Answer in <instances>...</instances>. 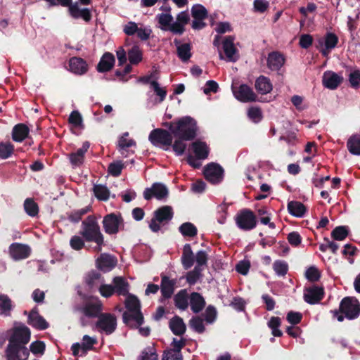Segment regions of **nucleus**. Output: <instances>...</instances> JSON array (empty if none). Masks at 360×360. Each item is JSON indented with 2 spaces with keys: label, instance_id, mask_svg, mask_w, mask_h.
Returning a JSON list of instances; mask_svg holds the SVG:
<instances>
[{
  "label": "nucleus",
  "instance_id": "f257e3e1",
  "mask_svg": "<svg viewBox=\"0 0 360 360\" xmlns=\"http://www.w3.org/2000/svg\"><path fill=\"white\" fill-rule=\"evenodd\" d=\"M176 139L192 141L197 136V122L190 116L183 117L178 120L165 124Z\"/></svg>",
  "mask_w": 360,
  "mask_h": 360
},
{
  "label": "nucleus",
  "instance_id": "f03ea898",
  "mask_svg": "<svg viewBox=\"0 0 360 360\" xmlns=\"http://www.w3.org/2000/svg\"><path fill=\"white\" fill-rule=\"evenodd\" d=\"M79 234L86 242H94L96 244V250L101 251L105 245L104 236L101 231L100 226L94 215H89L82 223Z\"/></svg>",
  "mask_w": 360,
  "mask_h": 360
},
{
  "label": "nucleus",
  "instance_id": "7ed1b4c3",
  "mask_svg": "<svg viewBox=\"0 0 360 360\" xmlns=\"http://www.w3.org/2000/svg\"><path fill=\"white\" fill-rule=\"evenodd\" d=\"M235 221L240 230L247 231L252 230L257 226V218L253 211L244 208L236 214Z\"/></svg>",
  "mask_w": 360,
  "mask_h": 360
},
{
  "label": "nucleus",
  "instance_id": "20e7f679",
  "mask_svg": "<svg viewBox=\"0 0 360 360\" xmlns=\"http://www.w3.org/2000/svg\"><path fill=\"white\" fill-rule=\"evenodd\" d=\"M339 311L349 320L356 319L360 314V304L358 300L352 297H344L340 303Z\"/></svg>",
  "mask_w": 360,
  "mask_h": 360
},
{
  "label": "nucleus",
  "instance_id": "39448f33",
  "mask_svg": "<svg viewBox=\"0 0 360 360\" xmlns=\"http://www.w3.org/2000/svg\"><path fill=\"white\" fill-rule=\"evenodd\" d=\"M103 226L107 234L115 235L124 229V219L120 214L110 213L103 217Z\"/></svg>",
  "mask_w": 360,
  "mask_h": 360
},
{
  "label": "nucleus",
  "instance_id": "423d86ee",
  "mask_svg": "<svg viewBox=\"0 0 360 360\" xmlns=\"http://www.w3.org/2000/svg\"><path fill=\"white\" fill-rule=\"evenodd\" d=\"M5 355L7 360H27L30 355V350L21 344L8 342Z\"/></svg>",
  "mask_w": 360,
  "mask_h": 360
},
{
  "label": "nucleus",
  "instance_id": "0eeeda50",
  "mask_svg": "<svg viewBox=\"0 0 360 360\" xmlns=\"http://www.w3.org/2000/svg\"><path fill=\"white\" fill-rule=\"evenodd\" d=\"M96 327L99 331H103L106 335L112 334L117 327V319L110 313H103L98 318Z\"/></svg>",
  "mask_w": 360,
  "mask_h": 360
},
{
  "label": "nucleus",
  "instance_id": "6e6552de",
  "mask_svg": "<svg viewBox=\"0 0 360 360\" xmlns=\"http://www.w3.org/2000/svg\"><path fill=\"white\" fill-rule=\"evenodd\" d=\"M168 195V188L165 184L160 182L153 183L150 188H146L143 191V198L146 200H150L153 198L162 200L167 198Z\"/></svg>",
  "mask_w": 360,
  "mask_h": 360
},
{
  "label": "nucleus",
  "instance_id": "1a4fd4ad",
  "mask_svg": "<svg viewBox=\"0 0 360 360\" xmlns=\"http://www.w3.org/2000/svg\"><path fill=\"white\" fill-rule=\"evenodd\" d=\"M191 15L193 18L191 27L193 30H200L206 27L204 20L208 17V12L201 4H195L191 8Z\"/></svg>",
  "mask_w": 360,
  "mask_h": 360
},
{
  "label": "nucleus",
  "instance_id": "9d476101",
  "mask_svg": "<svg viewBox=\"0 0 360 360\" xmlns=\"http://www.w3.org/2000/svg\"><path fill=\"white\" fill-rule=\"evenodd\" d=\"M148 139L153 146L162 145L169 146L172 144V133L160 128L152 130L149 134Z\"/></svg>",
  "mask_w": 360,
  "mask_h": 360
},
{
  "label": "nucleus",
  "instance_id": "9b49d317",
  "mask_svg": "<svg viewBox=\"0 0 360 360\" xmlns=\"http://www.w3.org/2000/svg\"><path fill=\"white\" fill-rule=\"evenodd\" d=\"M224 172L223 167L215 162L207 164L203 171L205 179L213 184H219L222 181Z\"/></svg>",
  "mask_w": 360,
  "mask_h": 360
},
{
  "label": "nucleus",
  "instance_id": "f8f14e48",
  "mask_svg": "<svg viewBox=\"0 0 360 360\" xmlns=\"http://www.w3.org/2000/svg\"><path fill=\"white\" fill-rule=\"evenodd\" d=\"M232 91L235 98L240 102L249 103L257 101V95L248 84H242L238 87L233 86Z\"/></svg>",
  "mask_w": 360,
  "mask_h": 360
},
{
  "label": "nucleus",
  "instance_id": "ddd939ff",
  "mask_svg": "<svg viewBox=\"0 0 360 360\" xmlns=\"http://www.w3.org/2000/svg\"><path fill=\"white\" fill-rule=\"evenodd\" d=\"M11 257L15 261L27 259L31 255V248L28 245L13 243L8 248Z\"/></svg>",
  "mask_w": 360,
  "mask_h": 360
},
{
  "label": "nucleus",
  "instance_id": "4468645a",
  "mask_svg": "<svg viewBox=\"0 0 360 360\" xmlns=\"http://www.w3.org/2000/svg\"><path fill=\"white\" fill-rule=\"evenodd\" d=\"M324 294L323 287L312 285L304 289V300L308 304H316L323 300Z\"/></svg>",
  "mask_w": 360,
  "mask_h": 360
},
{
  "label": "nucleus",
  "instance_id": "2eb2a0df",
  "mask_svg": "<svg viewBox=\"0 0 360 360\" xmlns=\"http://www.w3.org/2000/svg\"><path fill=\"white\" fill-rule=\"evenodd\" d=\"M31 332L28 327L22 326L15 327L8 342L15 344H21L25 346L30 340Z\"/></svg>",
  "mask_w": 360,
  "mask_h": 360
},
{
  "label": "nucleus",
  "instance_id": "dca6fc26",
  "mask_svg": "<svg viewBox=\"0 0 360 360\" xmlns=\"http://www.w3.org/2000/svg\"><path fill=\"white\" fill-rule=\"evenodd\" d=\"M123 322L131 328H138L144 323L141 310L132 312L124 311L122 314Z\"/></svg>",
  "mask_w": 360,
  "mask_h": 360
},
{
  "label": "nucleus",
  "instance_id": "f3484780",
  "mask_svg": "<svg viewBox=\"0 0 360 360\" xmlns=\"http://www.w3.org/2000/svg\"><path fill=\"white\" fill-rule=\"evenodd\" d=\"M160 291L164 299H169L175 290L176 279H170L167 276L162 274Z\"/></svg>",
  "mask_w": 360,
  "mask_h": 360
},
{
  "label": "nucleus",
  "instance_id": "a211bd4d",
  "mask_svg": "<svg viewBox=\"0 0 360 360\" xmlns=\"http://www.w3.org/2000/svg\"><path fill=\"white\" fill-rule=\"evenodd\" d=\"M343 77L332 71H326L323 73L322 83L323 85L329 89H336L342 82Z\"/></svg>",
  "mask_w": 360,
  "mask_h": 360
},
{
  "label": "nucleus",
  "instance_id": "6ab92c4d",
  "mask_svg": "<svg viewBox=\"0 0 360 360\" xmlns=\"http://www.w3.org/2000/svg\"><path fill=\"white\" fill-rule=\"evenodd\" d=\"M103 304L101 301L86 302L82 309V313L88 318H98L103 314Z\"/></svg>",
  "mask_w": 360,
  "mask_h": 360
},
{
  "label": "nucleus",
  "instance_id": "aec40b11",
  "mask_svg": "<svg viewBox=\"0 0 360 360\" xmlns=\"http://www.w3.org/2000/svg\"><path fill=\"white\" fill-rule=\"evenodd\" d=\"M69 70L75 75H82L88 71V65L85 60L74 56L69 60Z\"/></svg>",
  "mask_w": 360,
  "mask_h": 360
},
{
  "label": "nucleus",
  "instance_id": "412c9836",
  "mask_svg": "<svg viewBox=\"0 0 360 360\" xmlns=\"http://www.w3.org/2000/svg\"><path fill=\"white\" fill-rule=\"evenodd\" d=\"M69 13L72 18H82L86 22H89L92 18L91 11L87 8H80L78 2L74 3L70 8Z\"/></svg>",
  "mask_w": 360,
  "mask_h": 360
},
{
  "label": "nucleus",
  "instance_id": "4be33fe9",
  "mask_svg": "<svg viewBox=\"0 0 360 360\" xmlns=\"http://www.w3.org/2000/svg\"><path fill=\"white\" fill-rule=\"evenodd\" d=\"M285 62L284 56L278 51H272L267 58V66L272 71L279 70Z\"/></svg>",
  "mask_w": 360,
  "mask_h": 360
},
{
  "label": "nucleus",
  "instance_id": "5701e85b",
  "mask_svg": "<svg viewBox=\"0 0 360 360\" xmlns=\"http://www.w3.org/2000/svg\"><path fill=\"white\" fill-rule=\"evenodd\" d=\"M117 264L115 257L108 254H102L96 259V266L98 269L107 272L111 271Z\"/></svg>",
  "mask_w": 360,
  "mask_h": 360
},
{
  "label": "nucleus",
  "instance_id": "b1692460",
  "mask_svg": "<svg viewBox=\"0 0 360 360\" xmlns=\"http://www.w3.org/2000/svg\"><path fill=\"white\" fill-rule=\"evenodd\" d=\"M27 323L33 328L40 330H46L49 326V323L45 320V319L42 316L39 315L34 309H32L30 311L28 316Z\"/></svg>",
  "mask_w": 360,
  "mask_h": 360
},
{
  "label": "nucleus",
  "instance_id": "393cba45",
  "mask_svg": "<svg viewBox=\"0 0 360 360\" xmlns=\"http://www.w3.org/2000/svg\"><path fill=\"white\" fill-rule=\"evenodd\" d=\"M153 217L159 223H168L174 217V211L171 206L164 205L154 211Z\"/></svg>",
  "mask_w": 360,
  "mask_h": 360
},
{
  "label": "nucleus",
  "instance_id": "a878e982",
  "mask_svg": "<svg viewBox=\"0 0 360 360\" xmlns=\"http://www.w3.org/2000/svg\"><path fill=\"white\" fill-rule=\"evenodd\" d=\"M115 294L118 296H127L129 294V283L122 276H115L112 279Z\"/></svg>",
  "mask_w": 360,
  "mask_h": 360
},
{
  "label": "nucleus",
  "instance_id": "bb28decb",
  "mask_svg": "<svg viewBox=\"0 0 360 360\" xmlns=\"http://www.w3.org/2000/svg\"><path fill=\"white\" fill-rule=\"evenodd\" d=\"M90 144L88 141L83 143L82 148H79L75 153L69 155L70 163L73 167H79L84 160V155L89 148Z\"/></svg>",
  "mask_w": 360,
  "mask_h": 360
},
{
  "label": "nucleus",
  "instance_id": "cd10ccee",
  "mask_svg": "<svg viewBox=\"0 0 360 360\" xmlns=\"http://www.w3.org/2000/svg\"><path fill=\"white\" fill-rule=\"evenodd\" d=\"M115 62L114 55L110 52H105L101 58L96 66V70L98 72H108L113 68Z\"/></svg>",
  "mask_w": 360,
  "mask_h": 360
},
{
  "label": "nucleus",
  "instance_id": "c85d7f7f",
  "mask_svg": "<svg viewBox=\"0 0 360 360\" xmlns=\"http://www.w3.org/2000/svg\"><path fill=\"white\" fill-rule=\"evenodd\" d=\"M190 305L195 314L200 312L205 307L206 302L202 295L197 292H192L189 296Z\"/></svg>",
  "mask_w": 360,
  "mask_h": 360
},
{
  "label": "nucleus",
  "instance_id": "c756f323",
  "mask_svg": "<svg viewBox=\"0 0 360 360\" xmlns=\"http://www.w3.org/2000/svg\"><path fill=\"white\" fill-rule=\"evenodd\" d=\"M181 261L184 269L186 270H188L194 264L195 256L191 246L188 243L185 244L183 248Z\"/></svg>",
  "mask_w": 360,
  "mask_h": 360
},
{
  "label": "nucleus",
  "instance_id": "7c9ffc66",
  "mask_svg": "<svg viewBox=\"0 0 360 360\" xmlns=\"http://www.w3.org/2000/svg\"><path fill=\"white\" fill-rule=\"evenodd\" d=\"M235 37L233 36H226L223 41V50L229 61H236L234 55L237 52V49L234 46Z\"/></svg>",
  "mask_w": 360,
  "mask_h": 360
},
{
  "label": "nucleus",
  "instance_id": "2f4dec72",
  "mask_svg": "<svg viewBox=\"0 0 360 360\" xmlns=\"http://www.w3.org/2000/svg\"><path fill=\"white\" fill-rule=\"evenodd\" d=\"M169 327L174 335L181 336L186 330V326L183 319L179 316H174L169 322Z\"/></svg>",
  "mask_w": 360,
  "mask_h": 360
},
{
  "label": "nucleus",
  "instance_id": "473e14b6",
  "mask_svg": "<svg viewBox=\"0 0 360 360\" xmlns=\"http://www.w3.org/2000/svg\"><path fill=\"white\" fill-rule=\"evenodd\" d=\"M29 127L23 123L15 124L12 130V139L15 142H22L29 134Z\"/></svg>",
  "mask_w": 360,
  "mask_h": 360
},
{
  "label": "nucleus",
  "instance_id": "72a5a7b5",
  "mask_svg": "<svg viewBox=\"0 0 360 360\" xmlns=\"http://www.w3.org/2000/svg\"><path fill=\"white\" fill-rule=\"evenodd\" d=\"M193 151L198 160L207 158L210 153V148L204 141H196L192 143Z\"/></svg>",
  "mask_w": 360,
  "mask_h": 360
},
{
  "label": "nucleus",
  "instance_id": "f704fd0d",
  "mask_svg": "<svg viewBox=\"0 0 360 360\" xmlns=\"http://www.w3.org/2000/svg\"><path fill=\"white\" fill-rule=\"evenodd\" d=\"M174 44L176 46V51L178 57L183 61H188L192 54H191V45L189 43H185L183 44H180V41L177 39L174 40Z\"/></svg>",
  "mask_w": 360,
  "mask_h": 360
},
{
  "label": "nucleus",
  "instance_id": "c9c22d12",
  "mask_svg": "<svg viewBox=\"0 0 360 360\" xmlns=\"http://www.w3.org/2000/svg\"><path fill=\"white\" fill-rule=\"evenodd\" d=\"M255 87L259 94L264 95L271 92L273 86L269 78L261 75L256 79Z\"/></svg>",
  "mask_w": 360,
  "mask_h": 360
},
{
  "label": "nucleus",
  "instance_id": "e433bc0d",
  "mask_svg": "<svg viewBox=\"0 0 360 360\" xmlns=\"http://www.w3.org/2000/svg\"><path fill=\"white\" fill-rule=\"evenodd\" d=\"M288 212L296 217H302L307 212L304 205L299 201H290L288 203Z\"/></svg>",
  "mask_w": 360,
  "mask_h": 360
},
{
  "label": "nucleus",
  "instance_id": "4c0bfd02",
  "mask_svg": "<svg viewBox=\"0 0 360 360\" xmlns=\"http://www.w3.org/2000/svg\"><path fill=\"white\" fill-rule=\"evenodd\" d=\"M188 298L187 290H180L174 297L176 307L181 310H186L188 306Z\"/></svg>",
  "mask_w": 360,
  "mask_h": 360
},
{
  "label": "nucleus",
  "instance_id": "58836bf2",
  "mask_svg": "<svg viewBox=\"0 0 360 360\" xmlns=\"http://www.w3.org/2000/svg\"><path fill=\"white\" fill-rule=\"evenodd\" d=\"M349 152L354 155H360V134L352 135L347 141Z\"/></svg>",
  "mask_w": 360,
  "mask_h": 360
},
{
  "label": "nucleus",
  "instance_id": "ea45409f",
  "mask_svg": "<svg viewBox=\"0 0 360 360\" xmlns=\"http://www.w3.org/2000/svg\"><path fill=\"white\" fill-rule=\"evenodd\" d=\"M126 297L127 298L124 302V305L126 309H127V312H132L141 310V302L136 295L129 293Z\"/></svg>",
  "mask_w": 360,
  "mask_h": 360
},
{
  "label": "nucleus",
  "instance_id": "a19ab883",
  "mask_svg": "<svg viewBox=\"0 0 360 360\" xmlns=\"http://www.w3.org/2000/svg\"><path fill=\"white\" fill-rule=\"evenodd\" d=\"M24 210L26 214L31 217H34L39 214V206L33 198H26L23 204Z\"/></svg>",
  "mask_w": 360,
  "mask_h": 360
},
{
  "label": "nucleus",
  "instance_id": "79ce46f5",
  "mask_svg": "<svg viewBox=\"0 0 360 360\" xmlns=\"http://www.w3.org/2000/svg\"><path fill=\"white\" fill-rule=\"evenodd\" d=\"M179 231L184 237L193 238L198 234L196 226L191 222L183 223L179 227Z\"/></svg>",
  "mask_w": 360,
  "mask_h": 360
},
{
  "label": "nucleus",
  "instance_id": "37998d69",
  "mask_svg": "<svg viewBox=\"0 0 360 360\" xmlns=\"http://www.w3.org/2000/svg\"><path fill=\"white\" fill-rule=\"evenodd\" d=\"M15 147L9 141L0 143V159L6 160L14 153Z\"/></svg>",
  "mask_w": 360,
  "mask_h": 360
},
{
  "label": "nucleus",
  "instance_id": "c03bdc74",
  "mask_svg": "<svg viewBox=\"0 0 360 360\" xmlns=\"http://www.w3.org/2000/svg\"><path fill=\"white\" fill-rule=\"evenodd\" d=\"M94 193L96 198L99 200H108L110 196V191L103 185H95L94 186Z\"/></svg>",
  "mask_w": 360,
  "mask_h": 360
},
{
  "label": "nucleus",
  "instance_id": "a18cd8bd",
  "mask_svg": "<svg viewBox=\"0 0 360 360\" xmlns=\"http://www.w3.org/2000/svg\"><path fill=\"white\" fill-rule=\"evenodd\" d=\"M90 211V207H86L79 210H73L68 214V219L72 223H78L82 217Z\"/></svg>",
  "mask_w": 360,
  "mask_h": 360
},
{
  "label": "nucleus",
  "instance_id": "49530a36",
  "mask_svg": "<svg viewBox=\"0 0 360 360\" xmlns=\"http://www.w3.org/2000/svg\"><path fill=\"white\" fill-rule=\"evenodd\" d=\"M129 132H124L118 140L117 148L119 150H126L128 148L135 146L136 141L132 139H127Z\"/></svg>",
  "mask_w": 360,
  "mask_h": 360
},
{
  "label": "nucleus",
  "instance_id": "de8ad7c7",
  "mask_svg": "<svg viewBox=\"0 0 360 360\" xmlns=\"http://www.w3.org/2000/svg\"><path fill=\"white\" fill-rule=\"evenodd\" d=\"M349 235V230L347 226H336L331 232V237L335 240H343Z\"/></svg>",
  "mask_w": 360,
  "mask_h": 360
},
{
  "label": "nucleus",
  "instance_id": "09e8293b",
  "mask_svg": "<svg viewBox=\"0 0 360 360\" xmlns=\"http://www.w3.org/2000/svg\"><path fill=\"white\" fill-rule=\"evenodd\" d=\"M129 60L131 64L137 65L142 60V53L137 46H134L128 52Z\"/></svg>",
  "mask_w": 360,
  "mask_h": 360
},
{
  "label": "nucleus",
  "instance_id": "8fccbe9b",
  "mask_svg": "<svg viewBox=\"0 0 360 360\" xmlns=\"http://www.w3.org/2000/svg\"><path fill=\"white\" fill-rule=\"evenodd\" d=\"M156 18L158 23L161 25L162 30H167V28L173 21V17L170 13H160L157 15Z\"/></svg>",
  "mask_w": 360,
  "mask_h": 360
},
{
  "label": "nucleus",
  "instance_id": "3c124183",
  "mask_svg": "<svg viewBox=\"0 0 360 360\" xmlns=\"http://www.w3.org/2000/svg\"><path fill=\"white\" fill-rule=\"evenodd\" d=\"M273 269L278 276H284L288 271V264L283 260H276L273 264Z\"/></svg>",
  "mask_w": 360,
  "mask_h": 360
},
{
  "label": "nucleus",
  "instance_id": "603ef678",
  "mask_svg": "<svg viewBox=\"0 0 360 360\" xmlns=\"http://www.w3.org/2000/svg\"><path fill=\"white\" fill-rule=\"evenodd\" d=\"M101 278V274L100 272L92 270L86 275L85 282L90 288H92L96 285Z\"/></svg>",
  "mask_w": 360,
  "mask_h": 360
},
{
  "label": "nucleus",
  "instance_id": "864d4df0",
  "mask_svg": "<svg viewBox=\"0 0 360 360\" xmlns=\"http://www.w3.org/2000/svg\"><path fill=\"white\" fill-rule=\"evenodd\" d=\"M338 41V37L333 32H327L324 36V46L327 49H335Z\"/></svg>",
  "mask_w": 360,
  "mask_h": 360
},
{
  "label": "nucleus",
  "instance_id": "5fc2aeb1",
  "mask_svg": "<svg viewBox=\"0 0 360 360\" xmlns=\"http://www.w3.org/2000/svg\"><path fill=\"white\" fill-rule=\"evenodd\" d=\"M202 269L199 266H195L192 271L186 274V281L189 285H194L201 276Z\"/></svg>",
  "mask_w": 360,
  "mask_h": 360
},
{
  "label": "nucleus",
  "instance_id": "6e6d98bb",
  "mask_svg": "<svg viewBox=\"0 0 360 360\" xmlns=\"http://www.w3.org/2000/svg\"><path fill=\"white\" fill-rule=\"evenodd\" d=\"M12 309L11 300L7 295H0V310L4 314H8Z\"/></svg>",
  "mask_w": 360,
  "mask_h": 360
},
{
  "label": "nucleus",
  "instance_id": "4d7b16f0",
  "mask_svg": "<svg viewBox=\"0 0 360 360\" xmlns=\"http://www.w3.org/2000/svg\"><path fill=\"white\" fill-rule=\"evenodd\" d=\"M350 86L354 89L360 87V70L356 69L352 71L348 77Z\"/></svg>",
  "mask_w": 360,
  "mask_h": 360
},
{
  "label": "nucleus",
  "instance_id": "13d9d810",
  "mask_svg": "<svg viewBox=\"0 0 360 360\" xmlns=\"http://www.w3.org/2000/svg\"><path fill=\"white\" fill-rule=\"evenodd\" d=\"M189 325L195 332L198 333H202L205 330V326L203 324V320L199 316H193L189 321Z\"/></svg>",
  "mask_w": 360,
  "mask_h": 360
},
{
  "label": "nucleus",
  "instance_id": "bf43d9fd",
  "mask_svg": "<svg viewBox=\"0 0 360 360\" xmlns=\"http://www.w3.org/2000/svg\"><path fill=\"white\" fill-rule=\"evenodd\" d=\"M124 168V165L121 161L112 162L108 165V172L112 176L117 177Z\"/></svg>",
  "mask_w": 360,
  "mask_h": 360
},
{
  "label": "nucleus",
  "instance_id": "052dcab7",
  "mask_svg": "<svg viewBox=\"0 0 360 360\" xmlns=\"http://www.w3.org/2000/svg\"><path fill=\"white\" fill-rule=\"evenodd\" d=\"M248 117L255 123H258L262 120V112L258 107H251L248 111Z\"/></svg>",
  "mask_w": 360,
  "mask_h": 360
},
{
  "label": "nucleus",
  "instance_id": "680f3d73",
  "mask_svg": "<svg viewBox=\"0 0 360 360\" xmlns=\"http://www.w3.org/2000/svg\"><path fill=\"white\" fill-rule=\"evenodd\" d=\"M305 276L309 281L316 282L321 278V273L316 266H312L307 269Z\"/></svg>",
  "mask_w": 360,
  "mask_h": 360
},
{
  "label": "nucleus",
  "instance_id": "e2e57ef3",
  "mask_svg": "<svg viewBox=\"0 0 360 360\" xmlns=\"http://www.w3.org/2000/svg\"><path fill=\"white\" fill-rule=\"evenodd\" d=\"M82 340L83 342L81 346L82 347L84 354H85L88 350L92 349L94 345L97 343V340L96 338H91L88 335H84Z\"/></svg>",
  "mask_w": 360,
  "mask_h": 360
},
{
  "label": "nucleus",
  "instance_id": "0e129e2a",
  "mask_svg": "<svg viewBox=\"0 0 360 360\" xmlns=\"http://www.w3.org/2000/svg\"><path fill=\"white\" fill-rule=\"evenodd\" d=\"M46 349V345L43 341L36 340L31 343L30 350L34 354H43Z\"/></svg>",
  "mask_w": 360,
  "mask_h": 360
},
{
  "label": "nucleus",
  "instance_id": "69168bd1",
  "mask_svg": "<svg viewBox=\"0 0 360 360\" xmlns=\"http://www.w3.org/2000/svg\"><path fill=\"white\" fill-rule=\"evenodd\" d=\"M84 241H86L84 238L79 236H73L70 240V247L75 250H82L84 245Z\"/></svg>",
  "mask_w": 360,
  "mask_h": 360
},
{
  "label": "nucleus",
  "instance_id": "338daca9",
  "mask_svg": "<svg viewBox=\"0 0 360 360\" xmlns=\"http://www.w3.org/2000/svg\"><path fill=\"white\" fill-rule=\"evenodd\" d=\"M82 117L77 110H73L68 117V122L75 127L82 126Z\"/></svg>",
  "mask_w": 360,
  "mask_h": 360
},
{
  "label": "nucleus",
  "instance_id": "774afa93",
  "mask_svg": "<svg viewBox=\"0 0 360 360\" xmlns=\"http://www.w3.org/2000/svg\"><path fill=\"white\" fill-rule=\"evenodd\" d=\"M141 360H158V354L153 347L146 348L141 353Z\"/></svg>",
  "mask_w": 360,
  "mask_h": 360
}]
</instances>
